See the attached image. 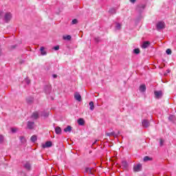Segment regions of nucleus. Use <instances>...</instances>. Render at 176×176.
Masks as SVG:
<instances>
[{"mask_svg":"<svg viewBox=\"0 0 176 176\" xmlns=\"http://www.w3.org/2000/svg\"><path fill=\"white\" fill-rule=\"evenodd\" d=\"M142 124L143 127L146 129L147 127H149L151 124L149 123V120H143L142 122Z\"/></svg>","mask_w":176,"mask_h":176,"instance_id":"39448f33","label":"nucleus"},{"mask_svg":"<svg viewBox=\"0 0 176 176\" xmlns=\"http://www.w3.org/2000/svg\"><path fill=\"white\" fill-rule=\"evenodd\" d=\"M139 90L141 93H144L146 90V86L145 85H142L140 86Z\"/></svg>","mask_w":176,"mask_h":176,"instance_id":"f8f14e48","label":"nucleus"},{"mask_svg":"<svg viewBox=\"0 0 176 176\" xmlns=\"http://www.w3.org/2000/svg\"><path fill=\"white\" fill-rule=\"evenodd\" d=\"M34 122H28V129H29L30 130H32V129H34Z\"/></svg>","mask_w":176,"mask_h":176,"instance_id":"ddd939ff","label":"nucleus"},{"mask_svg":"<svg viewBox=\"0 0 176 176\" xmlns=\"http://www.w3.org/2000/svg\"><path fill=\"white\" fill-rule=\"evenodd\" d=\"M78 123L80 126H84L85 125V120H83V118H80L78 120Z\"/></svg>","mask_w":176,"mask_h":176,"instance_id":"a211bd4d","label":"nucleus"},{"mask_svg":"<svg viewBox=\"0 0 176 176\" xmlns=\"http://www.w3.org/2000/svg\"><path fill=\"white\" fill-rule=\"evenodd\" d=\"M74 98L75 100H76L77 101H82V96H80V94H79V93L76 92L75 94H74Z\"/></svg>","mask_w":176,"mask_h":176,"instance_id":"0eeeda50","label":"nucleus"},{"mask_svg":"<svg viewBox=\"0 0 176 176\" xmlns=\"http://www.w3.org/2000/svg\"><path fill=\"white\" fill-rule=\"evenodd\" d=\"M12 20V13L7 12L4 14L3 21L5 23H9Z\"/></svg>","mask_w":176,"mask_h":176,"instance_id":"f257e3e1","label":"nucleus"},{"mask_svg":"<svg viewBox=\"0 0 176 176\" xmlns=\"http://www.w3.org/2000/svg\"><path fill=\"white\" fill-rule=\"evenodd\" d=\"M63 131H65V133H71V131H72V127L69 125L63 129Z\"/></svg>","mask_w":176,"mask_h":176,"instance_id":"4468645a","label":"nucleus"},{"mask_svg":"<svg viewBox=\"0 0 176 176\" xmlns=\"http://www.w3.org/2000/svg\"><path fill=\"white\" fill-rule=\"evenodd\" d=\"M116 31H119L122 30V24L119 23H116V27H115Z\"/></svg>","mask_w":176,"mask_h":176,"instance_id":"dca6fc26","label":"nucleus"},{"mask_svg":"<svg viewBox=\"0 0 176 176\" xmlns=\"http://www.w3.org/2000/svg\"><path fill=\"white\" fill-rule=\"evenodd\" d=\"M130 2H131V3H135V0H130Z\"/></svg>","mask_w":176,"mask_h":176,"instance_id":"a19ab883","label":"nucleus"},{"mask_svg":"<svg viewBox=\"0 0 176 176\" xmlns=\"http://www.w3.org/2000/svg\"><path fill=\"white\" fill-rule=\"evenodd\" d=\"M89 109L90 111H94V102L93 101L89 102Z\"/></svg>","mask_w":176,"mask_h":176,"instance_id":"f3484780","label":"nucleus"},{"mask_svg":"<svg viewBox=\"0 0 176 176\" xmlns=\"http://www.w3.org/2000/svg\"><path fill=\"white\" fill-rule=\"evenodd\" d=\"M166 54H171V50L167 49L166 50Z\"/></svg>","mask_w":176,"mask_h":176,"instance_id":"e433bc0d","label":"nucleus"},{"mask_svg":"<svg viewBox=\"0 0 176 176\" xmlns=\"http://www.w3.org/2000/svg\"><path fill=\"white\" fill-rule=\"evenodd\" d=\"M52 76H53V78H54V79H56V78H57V76H56V74H53Z\"/></svg>","mask_w":176,"mask_h":176,"instance_id":"79ce46f5","label":"nucleus"},{"mask_svg":"<svg viewBox=\"0 0 176 176\" xmlns=\"http://www.w3.org/2000/svg\"><path fill=\"white\" fill-rule=\"evenodd\" d=\"M150 45H151V43L149 41H144L142 45V49H146V47H148Z\"/></svg>","mask_w":176,"mask_h":176,"instance_id":"9d476101","label":"nucleus"},{"mask_svg":"<svg viewBox=\"0 0 176 176\" xmlns=\"http://www.w3.org/2000/svg\"><path fill=\"white\" fill-rule=\"evenodd\" d=\"M45 91L46 94H50V91H52V86L47 85L45 87Z\"/></svg>","mask_w":176,"mask_h":176,"instance_id":"423d86ee","label":"nucleus"},{"mask_svg":"<svg viewBox=\"0 0 176 176\" xmlns=\"http://www.w3.org/2000/svg\"><path fill=\"white\" fill-rule=\"evenodd\" d=\"M52 145H53V144L52 143V142L48 141L46 142L45 144H43L42 146L43 148H50V146H52Z\"/></svg>","mask_w":176,"mask_h":176,"instance_id":"6e6552de","label":"nucleus"},{"mask_svg":"<svg viewBox=\"0 0 176 176\" xmlns=\"http://www.w3.org/2000/svg\"><path fill=\"white\" fill-rule=\"evenodd\" d=\"M96 142H97V141H96L94 144H96Z\"/></svg>","mask_w":176,"mask_h":176,"instance_id":"37998d69","label":"nucleus"},{"mask_svg":"<svg viewBox=\"0 0 176 176\" xmlns=\"http://www.w3.org/2000/svg\"><path fill=\"white\" fill-rule=\"evenodd\" d=\"M156 27L157 30L160 31V30H164V28H165L166 24L163 21H160L157 23Z\"/></svg>","mask_w":176,"mask_h":176,"instance_id":"7ed1b4c3","label":"nucleus"},{"mask_svg":"<svg viewBox=\"0 0 176 176\" xmlns=\"http://www.w3.org/2000/svg\"><path fill=\"white\" fill-rule=\"evenodd\" d=\"M148 160H152V158L148 157V156H145L144 157V162H148Z\"/></svg>","mask_w":176,"mask_h":176,"instance_id":"7c9ffc66","label":"nucleus"},{"mask_svg":"<svg viewBox=\"0 0 176 176\" xmlns=\"http://www.w3.org/2000/svg\"><path fill=\"white\" fill-rule=\"evenodd\" d=\"M155 97V98H162V96H163V92L162 91H154Z\"/></svg>","mask_w":176,"mask_h":176,"instance_id":"20e7f679","label":"nucleus"},{"mask_svg":"<svg viewBox=\"0 0 176 176\" xmlns=\"http://www.w3.org/2000/svg\"><path fill=\"white\" fill-rule=\"evenodd\" d=\"M109 13L111 14H115V13H116V10L115 8H111L109 10Z\"/></svg>","mask_w":176,"mask_h":176,"instance_id":"c85d7f7f","label":"nucleus"},{"mask_svg":"<svg viewBox=\"0 0 176 176\" xmlns=\"http://www.w3.org/2000/svg\"><path fill=\"white\" fill-rule=\"evenodd\" d=\"M3 140H4L3 135H0V144H2L3 142Z\"/></svg>","mask_w":176,"mask_h":176,"instance_id":"72a5a7b5","label":"nucleus"},{"mask_svg":"<svg viewBox=\"0 0 176 176\" xmlns=\"http://www.w3.org/2000/svg\"><path fill=\"white\" fill-rule=\"evenodd\" d=\"M26 101L28 104H32V102L34 101V98H28Z\"/></svg>","mask_w":176,"mask_h":176,"instance_id":"393cba45","label":"nucleus"},{"mask_svg":"<svg viewBox=\"0 0 176 176\" xmlns=\"http://www.w3.org/2000/svg\"><path fill=\"white\" fill-rule=\"evenodd\" d=\"M71 35L63 36V39L65 41H71Z\"/></svg>","mask_w":176,"mask_h":176,"instance_id":"b1692460","label":"nucleus"},{"mask_svg":"<svg viewBox=\"0 0 176 176\" xmlns=\"http://www.w3.org/2000/svg\"><path fill=\"white\" fill-rule=\"evenodd\" d=\"M40 50H41V55H42V56H46V54H47V53L46 52V51H45V47H41L40 48Z\"/></svg>","mask_w":176,"mask_h":176,"instance_id":"412c9836","label":"nucleus"},{"mask_svg":"<svg viewBox=\"0 0 176 176\" xmlns=\"http://www.w3.org/2000/svg\"><path fill=\"white\" fill-rule=\"evenodd\" d=\"M122 166H123L124 168H126V167H127V162L123 161L122 162Z\"/></svg>","mask_w":176,"mask_h":176,"instance_id":"c756f323","label":"nucleus"},{"mask_svg":"<svg viewBox=\"0 0 176 176\" xmlns=\"http://www.w3.org/2000/svg\"><path fill=\"white\" fill-rule=\"evenodd\" d=\"M164 143V141L162 139H160V146H163V144Z\"/></svg>","mask_w":176,"mask_h":176,"instance_id":"c9c22d12","label":"nucleus"},{"mask_svg":"<svg viewBox=\"0 0 176 176\" xmlns=\"http://www.w3.org/2000/svg\"><path fill=\"white\" fill-rule=\"evenodd\" d=\"M55 133L56 134H58V135L61 134V128L60 126H56L55 128Z\"/></svg>","mask_w":176,"mask_h":176,"instance_id":"6ab92c4d","label":"nucleus"},{"mask_svg":"<svg viewBox=\"0 0 176 176\" xmlns=\"http://www.w3.org/2000/svg\"><path fill=\"white\" fill-rule=\"evenodd\" d=\"M59 49H60V46L58 45L54 47V50H58Z\"/></svg>","mask_w":176,"mask_h":176,"instance_id":"58836bf2","label":"nucleus"},{"mask_svg":"<svg viewBox=\"0 0 176 176\" xmlns=\"http://www.w3.org/2000/svg\"><path fill=\"white\" fill-rule=\"evenodd\" d=\"M24 82L28 85H30V83H31V80H30V78H28L25 79Z\"/></svg>","mask_w":176,"mask_h":176,"instance_id":"473e14b6","label":"nucleus"},{"mask_svg":"<svg viewBox=\"0 0 176 176\" xmlns=\"http://www.w3.org/2000/svg\"><path fill=\"white\" fill-rule=\"evenodd\" d=\"M24 168L30 171L31 170V164H30V162H26L24 164Z\"/></svg>","mask_w":176,"mask_h":176,"instance_id":"2eb2a0df","label":"nucleus"},{"mask_svg":"<svg viewBox=\"0 0 176 176\" xmlns=\"http://www.w3.org/2000/svg\"><path fill=\"white\" fill-rule=\"evenodd\" d=\"M40 115L41 114H39L37 111H35L32 115V119L36 120V119H38V118H39Z\"/></svg>","mask_w":176,"mask_h":176,"instance_id":"9b49d317","label":"nucleus"},{"mask_svg":"<svg viewBox=\"0 0 176 176\" xmlns=\"http://www.w3.org/2000/svg\"><path fill=\"white\" fill-rule=\"evenodd\" d=\"M142 170V164H136L133 166V171L134 173H139Z\"/></svg>","mask_w":176,"mask_h":176,"instance_id":"f03ea898","label":"nucleus"},{"mask_svg":"<svg viewBox=\"0 0 176 176\" xmlns=\"http://www.w3.org/2000/svg\"><path fill=\"white\" fill-rule=\"evenodd\" d=\"M37 140H38V137L36 136V135H32V137H31V138H30V141L32 142H36V141H37Z\"/></svg>","mask_w":176,"mask_h":176,"instance_id":"aec40b11","label":"nucleus"},{"mask_svg":"<svg viewBox=\"0 0 176 176\" xmlns=\"http://www.w3.org/2000/svg\"><path fill=\"white\" fill-rule=\"evenodd\" d=\"M85 173H87L88 174H92L91 168H85Z\"/></svg>","mask_w":176,"mask_h":176,"instance_id":"cd10ccee","label":"nucleus"},{"mask_svg":"<svg viewBox=\"0 0 176 176\" xmlns=\"http://www.w3.org/2000/svg\"><path fill=\"white\" fill-rule=\"evenodd\" d=\"M168 120L170 121V122H175V120H176V118H175V116H170L168 117Z\"/></svg>","mask_w":176,"mask_h":176,"instance_id":"5701e85b","label":"nucleus"},{"mask_svg":"<svg viewBox=\"0 0 176 176\" xmlns=\"http://www.w3.org/2000/svg\"><path fill=\"white\" fill-rule=\"evenodd\" d=\"M106 135H107L108 137H111V136L116 137V135L115 134V132L106 133Z\"/></svg>","mask_w":176,"mask_h":176,"instance_id":"bb28decb","label":"nucleus"},{"mask_svg":"<svg viewBox=\"0 0 176 176\" xmlns=\"http://www.w3.org/2000/svg\"><path fill=\"white\" fill-rule=\"evenodd\" d=\"M145 9V5L144 4H140L137 7V11L138 12H141Z\"/></svg>","mask_w":176,"mask_h":176,"instance_id":"1a4fd4ad","label":"nucleus"},{"mask_svg":"<svg viewBox=\"0 0 176 176\" xmlns=\"http://www.w3.org/2000/svg\"><path fill=\"white\" fill-rule=\"evenodd\" d=\"M3 16V10H0V19Z\"/></svg>","mask_w":176,"mask_h":176,"instance_id":"ea45409f","label":"nucleus"},{"mask_svg":"<svg viewBox=\"0 0 176 176\" xmlns=\"http://www.w3.org/2000/svg\"><path fill=\"white\" fill-rule=\"evenodd\" d=\"M133 53H135V54H140V49L136 48L133 50Z\"/></svg>","mask_w":176,"mask_h":176,"instance_id":"2f4dec72","label":"nucleus"},{"mask_svg":"<svg viewBox=\"0 0 176 176\" xmlns=\"http://www.w3.org/2000/svg\"><path fill=\"white\" fill-rule=\"evenodd\" d=\"M11 131H12L13 133H16V131H17V128H12Z\"/></svg>","mask_w":176,"mask_h":176,"instance_id":"4c0bfd02","label":"nucleus"},{"mask_svg":"<svg viewBox=\"0 0 176 176\" xmlns=\"http://www.w3.org/2000/svg\"><path fill=\"white\" fill-rule=\"evenodd\" d=\"M40 115L44 118H47V116H49V113L43 111V113H40Z\"/></svg>","mask_w":176,"mask_h":176,"instance_id":"a878e982","label":"nucleus"},{"mask_svg":"<svg viewBox=\"0 0 176 176\" xmlns=\"http://www.w3.org/2000/svg\"><path fill=\"white\" fill-rule=\"evenodd\" d=\"M19 140H20L21 144H25V142H27V140L25 139V138L24 136H21L19 138Z\"/></svg>","mask_w":176,"mask_h":176,"instance_id":"4be33fe9","label":"nucleus"},{"mask_svg":"<svg viewBox=\"0 0 176 176\" xmlns=\"http://www.w3.org/2000/svg\"><path fill=\"white\" fill-rule=\"evenodd\" d=\"M72 24H78V19H73L72 21Z\"/></svg>","mask_w":176,"mask_h":176,"instance_id":"f704fd0d","label":"nucleus"}]
</instances>
